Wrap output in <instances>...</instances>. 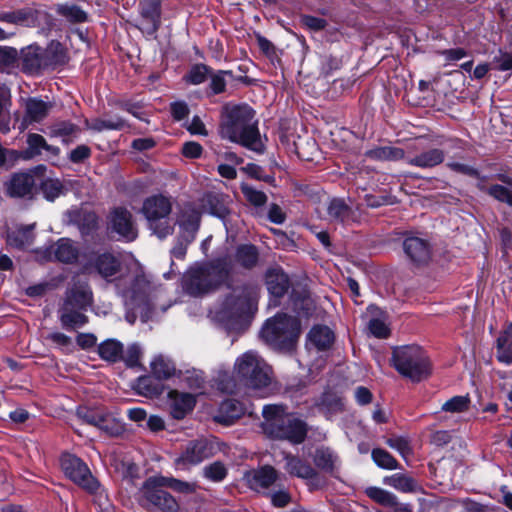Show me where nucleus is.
Returning <instances> with one entry per match:
<instances>
[{"label": "nucleus", "mask_w": 512, "mask_h": 512, "mask_svg": "<svg viewBox=\"0 0 512 512\" xmlns=\"http://www.w3.org/2000/svg\"><path fill=\"white\" fill-rule=\"evenodd\" d=\"M268 291L275 297H281L288 289L289 281L287 275L280 269H272L266 275Z\"/></svg>", "instance_id": "nucleus-27"}, {"label": "nucleus", "mask_w": 512, "mask_h": 512, "mask_svg": "<svg viewBox=\"0 0 512 512\" xmlns=\"http://www.w3.org/2000/svg\"><path fill=\"white\" fill-rule=\"evenodd\" d=\"M209 74V70L205 65H195L185 76V80L193 85L203 83Z\"/></svg>", "instance_id": "nucleus-50"}, {"label": "nucleus", "mask_w": 512, "mask_h": 512, "mask_svg": "<svg viewBox=\"0 0 512 512\" xmlns=\"http://www.w3.org/2000/svg\"><path fill=\"white\" fill-rule=\"evenodd\" d=\"M150 284L145 277L139 276L134 279L129 288L122 292L124 303L127 309L126 319L133 324L140 315L143 322L152 318L151 303L149 298Z\"/></svg>", "instance_id": "nucleus-10"}, {"label": "nucleus", "mask_w": 512, "mask_h": 512, "mask_svg": "<svg viewBox=\"0 0 512 512\" xmlns=\"http://www.w3.org/2000/svg\"><path fill=\"white\" fill-rule=\"evenodd\" d=\"M392 359L396 370L414 382H419L430 374L428 357L417 345L395 348Z\"/></svg>", "instance_id": "nucleus-8"}, {"label": "nucleus", "mask_w": 512, "mask_h": 512, "mask_svg": "<svg viewBox=\"0 0 512 512\" xmlns=\"http://www.w3.org/2000/svg\"><path fill=\"white\" fill-rule=\"evenodd\" d=\"M262 413V429L268 437L285 439L295 444L305 439L306 424L295 415L287 413L282 405H266Z\"/></svg>", "instance_id": "nucleus-3"}, {"label": "nucleus", "mask_w": 512, "mask_h": 512, "mask_svg": "<svg viewBox=\"0 0 512 512\" xmlns=\"http://www.w3.org/2000/svg\"><path fill=\"white\" fill-rule=\"evenodd\" d=\"M496 357L500 362L512 363V323L505 326L497 339Z\"/></svg>", "instance_id": "nucleus-26"}, {"label": "nucleus", "mask_w": 512, "mask_h": 512, "mask_svg": "<svg viewBox=\"0 0 512 512\" xmlns=\"http://www.w3.org/2000/svg\"><path fill=\"white\" fill-rule=\"evenodd\" d=\"M111 228L126 241H133L137 237V229L132 221L131 213L123 208H116L110 216Z\"/></svg>", "instance_id": "nucleus-19"}, {"label": "nucleus", "mask_w": 512, "mask_h": 512, "mask_svg": "<svg viewBox=\"0 0 512 512\" xmlns=\"http://www.w3.org/2000/svg\"><path fill=\"white\" fill-rule=\"evenodd\" d=\"M308 340L317 349L324 350L332 344L334 334L327 326H315L309 332Z\"/></svg>", "instance_id": "nucleus-31"}, {"label": "nucleus", "mask_w": 512, "mask_h": 512, "mask_svg": "<svg viewBox=\"0 0 512 512\" xmlns=\"http://www.w3.org/2000/svg\"><path fill=\"white\" fill-rule=\"evenodd\" d=\"M90 156V149L85 145H80L70 152V160L74 163L82 162Z\"/></svg>", "instance_id": "nucleus-62"}, {"label": "nucleus", "mask_w": 512, "mask_h": 512, "mask_svg": "<svg viewBox=\"0 0 512 512\" xmlns=\"http://www.w3.org/2000/svg\"><path fill=\"white\" fill-rule=\"evenodd\" d=\"M233 376L248 387L260 389L270 385L272 370L257 352L247 351L236 359Z\"/></svg>", "instance_id": "nucleus-6"}, {"label": "nucleus", "mask_w": 512, "mask_h": 512, "mask_svg": "<svg viewBox=\"0 0 512 512\" xmlns=\"http://www.w3.org/2000/svg\"><path fill=\"white\" fill-rule=\"evenodd\" d=\"M219 449L217 442L212 439L200 438L189 441L181 455L175 460L176 465L188 469L212 457Z\"/></svg>", "instance_id": "nucleus-14"}, {"label": "nucleus", "mask_w": 512, "mask_h": 512, "mask_svg": "<svg viewBox=\"0 0 512 512\" xmlns=\"http://www.w3.org/2000/svg\"><path fill=\"white\" fill-rule=\"evenodd\" d=\"M165 484H166V487H170L174 491L186 493V494L193 493L196 490V484L181 481V480H178V479H175L172 477L171 478L165 477Z\"/></svg>", "instance_id": "nucleus-53"}, {"label": "nucleus", "mask_w": 512, "mask_h": 512, "mask_svg": "<svg viewBox=\"0 0 512 512\" xmlns=\"http://www.w3.org/2000/svg\"><path fill=\"white\" fill-rule=\"evenodd\" d=\"M196 404L195 395L171 390L168 393V408L174 419L180 420L192 412Z\"/></svg>", "instance_id": "nucleus-20"}, {"label": "nucleus", "mask_w": 512, "mask_h": 512, "mask_svg": "<svg viewBox=\"0 0 512 512\" xmlns=\"http://www.w3.org/2000/svg\"><path fill=\"white\" fill-rule=\"evenodd\" d=\"M366 156L374 160H399L403 158L404 152L396 147H378L366 152Z\"/></svg>", "instance_id": "nucleus-38"}, {"label": "nucleus", "mask_w": 512, "mask_h": 512, "mask_svg": "<svg viewBox=\"0 0 512 512\" xmlns=\"http://www.w3.org/2000/svg\"><path fill=\"white\" fill-rule=\"evenodd\" d=\"M468 396H454L442 404V411L449 413H462L468 410L470 405Z\"/></svg>", "instance_id": "nucleus-42"}, {"label": "nucleus", "mask_w": 512, "mask_h": 512, "mask_svg": "<svg viewBox=\"0 0 512 512\" xmlns=\"http://www.w3.org/2000/svg\"><path fill=\"white\" fill-rule=\"evenodd\" d=\"M366 494L375 502L390 507L396 505V496L384 489L378 487H369L366 489Z\"/></svg>", "instance_id": "nucleus-40"}, {"label": "nucleus", "mask_w": 512, "mask_h": 512, "mask_svg": "<svg viewBox=\"0 0 512 512\" xmlns=\"http://www.w3.org/2000/svg\"><path fill=\"white\" fill-rule=\"evenodd\" d=\"M226 72L219 71L216 74L211 76V89L214 93L218 94L225 90L226 82L224 79V75Z\"/></svg>", "instance_id": "nucleus-60"}, {"label": "nucleus", "mask_w": 512, "mask_h": 512, "mask_svg": "<svg viewBox=\"0 0 512 512\" xmlns=\"http://www.w3.org/2000/svg\"><path fill=\"white\" fill-rule=\"evenodd\" d=\"M290 500V494L285 490L277 491L271 495L272 504L276 507H284Z\"/></svg>", "instance_id": "nucleus-64"}, {"label": "nucleus", "mask_w": 512, "mask_h": 512, "mask_svg": "<svg viewBox=\"0 0 512 512\" xmlns=\"http://www.w3.org/2000/svg\"><path fill=\"white\" fill-rule=\"evenodd\" d=\"M34 185V177L31 174L16 173L7 183V192L12 197H25L31 194Z\"/></svg>", "instance_id": "nucleus-24"}, {"label": "nucleus", "mask_w": 512, "mask_h": 512, "mask_svg": "<svg viewBox=\"0 0 512 512\" xmlns=\"http://www.w3.org/2000/svg\"><path fill=\"white\" fill-rule=\"evenodd\" d=\"M243 413L244 407L239 401L227 399L221 403L218 412L214 415V420L220 424L231 425Z\"/></svg>", "instance_id": "nucleus-25"}, {"label": "nucleus", "mask_w": 512, "mask_h": 512, "mask_svg": "<svg viewBox=\"0 0 512 512\" xmlns=\"http://www.w3.org/2000/svg\"><path fill=\"white\" fill-rule=\"evenodd\" d=\"M57 12L71 22L81 23L86 21V13L76 5H58Z\"/></svg>", "instance_id": "nucleus-43"}, {"label": "nucleus", "mask_w": 512, "mask_h": 512, "mask_svg": "<svg viewBox=\"0 0 512 512\" xmlns=\"http://www.w3.org/2000/svg\"><path fill=\"white\" fill-rule=\"evenodd\" d=\"M387 445L396 450L404 459H407L411 454L409 442L404 437H392L386 441Z\"/></svg>", "instance_id": "nucleus-51"}, {"label": "nucleus", "mask_w": 512, "mask_h": 512, "mask_svg": "<svg viewBox=\"0 0 512 512\" xmlns=\"http://www.w3.org/2000/svg\"><path fill=\"white\" fill-rule=\"evenodd\" d=\"M124 126V121L120 118L116 119H108V120H96L91 128L97 131H102L104 129H121Z\"/></svg>", "instance_id": "nucleus-58"}, {"label": "nucleus", "mask_w": 512, "mask_h": 512, "mask_svg": "<svg viewBox=\"0 0 512 512\" xmlns=\"http://www.w3.org/2000/svg\"><path fill=\"white\" fill-rule=\"evenodd\" d=\"M38 258L43 261L57 260L70 263L77 258L78 250L74 244L66 238L57 241L44 251H37Z\"/></svg>", "instance_id": "nucleus-18"}, {"label": "nucleus", "mask_w": 512, "mask_h": 512, "mask_svg": "<svg viewBox=\"0 0 512 512\" xmlns=\"http://www.w3.org/2000/svg\"><path fill=\"white\" fill-rule=\"evenodd\" d=\"M60 463L65 475L77 485L90 492H94L98 488V482L92 476L88 466L80 458L65 453L62 455Z\"/></svg>", "instance_id": "nucleus-15"}, {"label": "nucleus", "mask_w": 512, "mask_h": 512, "mask_svg": "<svg viewBox=\"0 0 512 512\" xmlns=\"http://www.w3.org/2000/svg\"><path fill=\"white\" fill-rule=\"evenodd\" d=\"M492 68L500 71H508L512 69V55L501 50L494 56Z\"/></svg>", "instance_id": "nucleus-54"}, {"label": "nucleus", "mask_w": 512, "mask_h": 512, "mask_svg": "<svg viewBox=\"0 0 512 512\" xmlns=\"http://www.w3.org/2000/svg\"><path fill=\"white\" fill-rule=\"evenodd\" d=\"M221 261H212L204 266L190 269L184 277L183 287L193 296H200L217 288L229 277V271L233 268L220 267Z\"/></svg>", "instance_id": "nucleus-5"}, {"label": "nucleus", "mask_w": 512, "mask_h": 512, "mask_svg": "<svg viewBox=\"0 0 512 512\" xmlns=\"http://www.w3.org/2000/svg\"><path fill=\"white\" fill-rule=\"evenodd\" d=\"M50 108L51 106L47 102L29 98L25 104V115L19 126L20 131L26 130L31 123L42 121L48 115Z\"/></svg>", "instance_id": "nucleus-22"}, {"label": "nucleus", "mask_w": 512, "mask_h": 512, "mask_svg": "<svg viewBox=\"0 0 512 512\" xmlns=\"http://www.w3.org/2000/svg\"><path fill=\"white\" fill-rule=\"evenodd\" d=\"M258 260V252L253 245H242L239 246L235 252V254L227 255L225 257H219L216 261H221L222 265L220 267L226 266L232 269L229 271V275L235 272L238 267L242 268H251L253 267Z\"/></svg>", "instance_id": "nucleus-17"}, {"label": "nucleus", "mask_w": 512, "mask_h": 512, "mask_svg": "<svg viewBox=\"0 0 512 512\" xmlns=\"http://www.w3.org/2000/svg\"><path fill=\"white\" fill-rule=\"evenodd\" d=\"M384 483L403 493L415 492L419 488L415 479L403 473H395L385 477Z\"/></svg>", "instance_id": "nucleus-30"}, {"label": "nucleus", "mask_w": 512, "mask_h": 512, "mask_svg": "<svg viewBox=\"0 0 512 512\" xmlns=\"http://www.w3.org/2000/svg\"><path fill=\"white\" fill-rule=\"evenodd\" d=\"M44 197L53 201L63 192V185L58 179H46L41 186Z\"/></svg>", "instance_id": "nucleus-47"}, {"label": "nucleus", "mask_w": 512, "mask_h": 512, "mask_svg": "<svg viewBox=\"0 0 512 512\" xmlns=\"http://www.w3.org/2000/svg\"><path fill=\"white\" fill-rule=\"evenodd\" d=\"M141 356V349L137 344H132L128 346L126 351L122 352V360L128 365V366H136L139 362Z\"/></svg>", "instance_id": "nucleus-55"}, {"label": "nucleus", "mask_w": 512, "mask_h": 512, "mask_svg": "<svg viewBox=\"0 0 512 512\" xmlns=\"http://www.w3.org/2000/svg\"><path fill=\"white\" fill-rule=\"evenodd\" d=\"M76 126L70 122H59L50 127L49 135L51 137H62L65 141L66 137L73 135Z\"/></svg>", "instance_id": "nucleus-49"}, {"label": "nucleus", "mask_w": 512, "mask_h": 512, "mask_svg": "<svg viewBox=\"0 0 512 512\" xmlns=\"http://www.w3.org/2000/svg\"><path fill=\"white\" fill-rule=\"evenodd\" d=\"M203 475L208 480L220 482L226 477L227 469L223 463L216 461L204 467Z\"/></svg>", "instance_id": "nucleus-45"}, {"label": "nucleus", "mask_w": 512, "mask_h": 512, "mask_svg": "<svg viewBox=\"0 0 512 512\" xmlns=\"http://www.w3.org/2000/svg\"><path fill=\"white\" fill-rule=\"evenodd\" d=\"M178 224L181 229V236L176 245L171 250V254L176 259H183L186 254L187 245L195 238L200 225V211L194 206L185 205L178 218Z\"/></svg>", "instance_id": "nucleus-13"}, {"label": "nucleus", "mask_w": 512, "mask_h": 512, "mask_svg": "<svg viewBox=\"0 0 512 512\" xmlns=\"http://www.w3.org/2000/svg\"><path fill=\"white\" fill-rule=\"evenodd\" d=\"M300 335V322L297 318L279 314L268 319L263 325L260 336L273 349L290 351Z\"/></svg>", "instance_id": "nucleus-4"}, {"label": "nucleus", "mask_w": 512, "mask_h": 512, "mask_svg": "<svg viewBox=\"0 0 512 512\" xmlns=\"http://www.w3.org/2000/svg\"><path fill=\"white\" fill-rule=\"evenodd\" d=\"M150 367L153 375L158 379H168L175 373L173 362L163 355L155 356L150 363Z\"/></svg>", "instance_id": "nucleus-35"}, {"label": "nucleus", "mask_w": 512, "mask_h": 512, "mask_svg": "<svg viewBox=\"0 0 512 512\" xmlns=\"http://www.w3.org/2000/svg\"><path fill=\"white\" fill-rule=\"evenodd\" d=\"M488 193L495 199L512 206V194L506 187L494 185L489 188Z\"/></svg>", "instance_id": "nucleus-56"}, {"label": "nucleus", "mask_w": 512, "mask_h": 512, "mask_svg": "<svg viewBox=\"0 0 512 512\" xmlns=\"http://www.w3.org/2000/svg\"><path fill=\"white\" fill-rule=\"evenodd\" d=\"M165 477L155 476L148 478L139 489L136 499L138 503L146 508L156 507L163 512H177L178 503L166 491Z\"/></svg>", "instance_id": "nucleus-11"}, {"label": "nucleus", "mask_w": 512, "mask_h": 512, "mask_svg": "<svg viewBox=\"0 0 512 512\" xmlns=\"http://www.w3.org/2000/svg\"><path fill=\"white\" fill-rule=\"evenodd\" d=\"M368 327L371 334L377 338H386L389 335V328L386 323L379 318L371 319Z\"/></svg>", "instance_id": "nucleus-57"}, {"label": "nucleus", "mask_w": 512, "mask_h": 512, "mask_svg": "<svg viewBox=\"0 0 512 512\" xmlns=\"http://www.w3.org/2000/svg\"><path fill=\"white\" fill-rule=\"evenodd\" d=\"M182 152L188 158H198L202 153V146L197 142H186L182 147Z\"/></svg>", "instance_id": "nucleus-61"}, {"label": "nucleus", "mask_w": 512, "mask_h": 512, "mask_svg": "<svg viewBox=\"0 0 512 512\" xmlns=\"http://www.w3.org/2000/svg\"><path fill=\"white\" fill-rule=\"evenodd\" d=\"M188 131L194 135L207 136L208 132L205 128L204 123L198 116L193 117L192 121L188 125Z\"/></svg>", "instance_id": "nucleus-63"}, {"label": "nucleus", "mask_w": 512, "mask_h": 512, "mask_svg": "<svg viewBox=\"0 0 512 512\" xmlns=\"http://www.w3.org/2000/svg\"><path fill=\"white\" fill-rule=\"evenodd\" d=\"M95 267L102 277L109 278L119 271L120 262L114 255L103 253L96 259Z\"/></svg>", "instance_id": "nucleus-33"}, {"label": "nucleus", "mask_w": 512, "mask_h": 512, "mask_svg": "<svg viewBox=\"0 0 512 512\" xmlns=\"http://www.w3.org/2000/svg\"><path fill=\"white\" fill-rule=\"evenodd\" d=\"M444 152L440 149H432L414 156L408 160L410 165L420 168H432L444 161Z\"/></svg>", "instance_id": "nucleus-29"}, {"label": "nucleus", "mask_w": 512, "mask_h": 512, "mask_svg": "<svg viewBox=\"0 0 512 512\" xmlns=\"http://www.w3.org/2000/svg\"><path fill=\"white\" fill-rule=\"evenodd\" d=\"M315 465L325 471L332 472L337 468L338 457L329 448H318L314 455Z\"/></svg>", "instance_id": "nucleus-37"}, {"label": "nucleus", "mask_w": 512, "mask_h": 512, "mask_svg": "<svg viewBox=\"0 0 512 512\" xmlns=\"http://www.w3.org/2000/svg\"><path fill=\"white\" fill-rule=\"evenodd\" d=\"M241 191L247 201L255 206H261L267 200L266 195L262 191L256 190L246 183L241 184Z\"/></svg>", "instance_id": "nucleus-48"}, {"label": "nucleus", "mask_w": 512, "mask_h": 512, "mask_svg": "<svg viewBox=\"0 0 512 512\" xmlns=\"http://www.w3.org/2000/svg\"><path fill=\"white\" fill-rule=\"evenodd\" d=\"M92 303L88 285L79 283L67 291L65 301L59 310L60 321L66 329H77L88 322L84 312Z\"/></svg>", "instance_id": "nucleus-7"}, {"label": "nucleus", "mask_w": 512, "mask_h": 512, "mask_svg": "<svg viewBox=\"0 0 512 512\" xmlns=\"http://www.w3.org/2000/svg\"><path fill=\"white\" fill-rule=\"evenodd\" d=\"M79 416L90 425L110 435L118 434L122 427L111 414L99 409H85L78 412Z\"/></svg>", "instance_id": "nucleus-16"}, {"label": "nucleus", "mask_w": 512, "mask_h": 512, "mask_svg": "<svg viewBox=\"0 0 512 512\" xmlns=\"http://www.w3.org/2000/svg\"><path fill=\"white\" fill-rule=\"evenodd\" d=\"M200 208L203 212H207L218 217H223L226 213V208L221 196L216 193H207L203 195L200 200Z\"/></svg>", "instance_id": "nucleus-34"}, {"label": "nucleus", "mask_w": 512, "mask_h": 512, "mask_svg": "<svg viewBox=\"0 0 512 512\" xmlns=\"http://www.w3.org/2000/svg\"><path fill=\"white\" fill-rule=\"evenodd\" d=\"M331 220L344 222L350 215L349 206L342 199H333L327 208Z\"/></svg>", "instance_id": "nucleus-39"}, {"label": "nucleus", "mask_w": 512, "mask_h": 512, "mask_svg": "<svg viewBox=\"0 0 512 512\" xmlns=\"http://www.w3.org/2000/svg\"><path fill=\"white\" fill-rule=\"evenodd\" d=\"M171 211V200L163 195L151 196L143 203L142 213L148 227L159 238H165L173 232V223L169 218Z\"/></svg>", "instance_id": "nucleus-9"}, {"label": "nucleus", "mask_w": 512, "mask_h": 512, "mask_svg": "<svg viewBox=\"0 0 512 512\" xmlns=\"http://www.w3.org/2000/svg\"><path fill=\"white\" fill-rule=\"evenodd\" d=\"M320 407L330 417L343 409V403L340 397L329 392L323 395Z\"/></svg>", "instance_id": "nucleus-41"}, {"label": "nucleus", "mask_w": 512, "mask_h": 512, "mask_svg": "<svg viewBox=\"0 0 512 512\" xmlns=\"http://www.w3.org/2000/svg\"><path fill=\"white\" fill-rule=\"evenodd\" d=\"M257 301L255 286L238 287L228 295L216 312L217 319L231 332H241L250 323Z\"/></svg>", "instance_id": "nucleus-2"}, {"label": "nucleus", "mask_w": 512, "mask_h": 512, "mask_svg": "<svg viewBox=\"0 0 512 512\" xmlns=\"http://www.w3.org/2000/svg\"><path fill=\"white\" fill-rule=\"evenodd\" d=\"M254 118V110L246 104L226 105L220 125L221 137L254 152L263 153L264 143Z\"/></svg>", "instance_id": "nucleus-1"}, {"label": "nucleus", "mask_w": 512, "mask_h": 512, "mask_svg": "<svg viewBox=\"0 0 512 512\" xmlns=\"http://www.w3.org/2000/svg\"><path fill=\"white\" fill-rule=\"evenodd\" d=\"M285 459V469L290 475L302 479H312L316 476L315 470L301 459L290 455H287Z\"/></svg>", "instance_id": "nucleus-28"}, {"label": "nucleus", "mask_w": 512, "mask_h": 512, "mask_svg": "<svg viewBox=\"0 0 512 512\" xmlns=\"http://www.w3.org/2000/svg\"><path fill=\"white\" fill-rule=\"evenodd\" d=\"M372 458L376 465L383 469L393 470L397 468L396 459L383 449H374Z\"/></svg>", "instance_id": "nucleus-46"}, {"label": "nucleus", "mask_w": 512, "mask_h": 512, "mask_svg": "<svg viewBox=\"0 0 512 512\" xmlns=\"http://www.w3.org/2000/svg\"><path fill=\"white\" fill-rule=\"evenodd\" d=\"M17 59V50L10 47H0V66L9 67Z\"/></svg>", "instance_id": "nucleus-59"}, {"label": "nucleus", "mask_w": 512, "mask_h": 512, "mask_svg": "<svg viewBox=\"0 0 512 512\" xmlns=\"http://www.w3.org/2000/svg\"><path fill=\"white\" fill-rule=\"evenodd\" d=\"M250 487L255 491L268 489L277 479V472L271 466H264L258 470H253L246 475Z\"/></svg>", "instance_id": "nucleus-23"}, {"label": "nucleus", "mask_w": 512, "mask_h": 512, "mask_svg": "<svg viewBox=\"0 0 512 512\" xmlns=\"http://www.w3.org/2000/svg\"><path fill=\"white\" fill-rule=\"evenodd\" d=\"M46 143L47 142L43 136L36 134V133L29 134L27 137V144H28L27 153H29L30 157H32L34 155L41 154V151L46 146Z\"/></svg>", "instance_id": "nucleus-52"}, {"label": "nucleus", "mask_w": 512, "mask_h": 512, "mask_svg": "<svg viewBox=\"0 0 512 512\" xmlns=\"http://www.w3.org/2000/svg\"><path fill=\"white\" fill-rule=\"evenodd\" d=\"M35 224L20 227L8 234L7 243L16 248H26L32 244L34 239L33 228Z\"/></svg>", "instance_id": "nucleus-32"}, {"label": "nucleus", "mask_w": 512, "mask_h": 512, "mask_svg": "<svg viewBox=\"0 0 512 512\" xmlns=\"http://www.w3.org/2000/svg\"><path fill=\"white\" fill-rule=\"evenodd\" d=\"M141 13L151 21L154 30H156L159 21V0H142Z\"/></svg>", "instance_id": "nucleus-44"}, {"label": "nucleus", "mask_w": 512, "mask_h": 512, "mask_svg": "<svg viewBox=\"0 0 512 512\" xmlns=\"http://www.w3.org/2000/svg\"><path fill=\"white\" fill-rule=\"evenodd\" d=\"M123 345L114 339L103 341L98 347L100 357L109 362H117L121 360Z\"/></svg>", "instance_id": "nucleus-36"}, {"label": "nucleus", "mask_w": 512, "mask_h": 512, "mask_svg": "<svg viewBox=\"0 0 512 512\" xmlns=\"http://www.w3.org/2000/svg\"><path fill=\"white\" fill-rule=\"evenodd\" d=\"M62 50L59 43L51 44L46 51L38 46H28L21 52L23 69L34 73L49 65L63 62Z\"/></svg>", "instance_id": "nucleus-12"}, {"label": "nucleus", "mask_w": 512, "mask_h": 512, "mask_svg": "<svg viewBox=\"0 0 512 512\" xmlns=\"http://www.w3.org/2000/svg\"><path fill=\"white\" fill-rule=\"evenodd\" d=\"M403 249L406 256L416 265H424L431 258V247L429 243L422 238L411 236L403 242Z\"/></svg>", "instance_id": "nucleus-21"}]
</instances>
